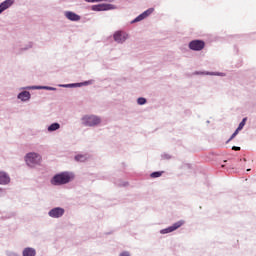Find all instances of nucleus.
Listing matches in <instances>:
<instances>
[{"instance_id":"1","label":"nucleus","mask_w":256,"mask_h":256,"mask_svg":"<svg viewBox=\"0 0 256 256\" xmlns=\"http://www.w3.org/2000/svg\"><path fill=\"white\" fill-rule=\"evenodd\" d=\"M69 181H71V175H69L67 172H62L55 175L51 183L52 185H66V183H69Z\"/></svg>"},{"instance_id":"2","label":"nucleus","mask_w":256,"mask_h":256,"mask_svg":"<svg viewBox=\"0 0 256 256\" xmlns=\"http://www.w3.org/2000/svg\"><path fill=\"white\" fill-rule=\"evenodd\" d=\"M82 123L85 127H95L101 123V118L96 115H86L82 118Z\"/></svg>"},{"instance_id":"3","label":"nucleus","mask_w":256,"mask_h":256,"mask_svg":"<svg viewBox=\"0 0 256 256\" xmlns=\"http://www.w3.org/2000/svg\"><path fill=\"white\" fill-rule=\"evenodd\" d=\"M25 161L29 167H35V165H39V163H41V155L35 152H30L26 155Z\"/></svg>"},{"instance_id":"4","label":"nucleus","mask_w":256,"mask_h":256,"mask_svg":"<svg viewBox=\"0 0 256 256\" xmlns=\"http://www.w3.org/2000/svg\"><path fill=\"white\" fill-rule=\"evenodd\" d=\"M189 49H191L192 51H203V49H205V41L192 40L189 43Z\"/></svg>"},{"instance_id":"5","label":"nucleus","mask_w":256,"mask_h":256,"mask_svg":"<svg viewBox=\"0 0 256 256\" xmlns=\"http://www.w3.org/2000/svg\"><path fill=\"white\" fill-rule=\"evenodd\" d=\"M183 225H185V221L180 220V221L174 223L172 226L161 230L160 233L162 235H165L167 233H173V231H177V229H179V227H183Z\"/></svg>"},{"instance_id":"6","label":"nucleus","mask_w":256,"mask_h":256,"mask_svg":"<svg viewBox=\"0 0 256 256\" xmlns=\"http://www.w3.org/2000/svg\"><path fill=\"white\" fill-rule=\"evenodd\" d=\"M48 215L54 219H59V217H63V215H65V209L61 207L53 208L49 211Z\"/></svg>"},{"instance_id":"7","label":"nucleus","mask_w":256,"mask_h":256,"mask_svg":"<svg viewBox=\"0 0 256 256\" xmlns=\"http://www.w3.org/2000/svg\"><path fill=\"white\" fill-rule=\"evenodd\" d=\"M127 37V33L123 31H117L114 33V41H116V43H125V41H127Z\"/></svg>"},{"instance_id":"8","label":"nucleus","mask_w":256,"mask_h":256,"mask_svg":"<svg viewBox=\"0 0 256 256\" xmlns=\"http://www.w3.org/2000/svg\"><path fill=\"white\" fill-rule=\"evenodd\" d=\"M155 11V9L150 8L146 11H144L142 14H140L138 17H136L132 23H139V21H143V19H147V17H149V15H151V13H153Z\"/></svg>"},{"instance_id":"9","label":"nucleus","mask_w":256,"mask_h":256,"mask_svg":"<svg viewBox=\"0 0 256 256\" xmlns=\"http://www.w3.org/2000/svg\"><path fill=\"white\" fill-rule=\"evenodd\" d=\"M247 123V118H243V120L240 122L238 128L235 130V132L232 134V136L229 138L228 141H233L237 135H239V131H241L244 127L245 124Z\"/></svg>"},{"instance_id":"10","label":"nucleus","mask_w":256,"mask_h":256,"mask_svg":"<svg viewBox=\"0 0 256 256\" xmlns=\"http://www.w3.org/2000/svg\"><path fill=\"white\" fill-rule=\"evenodd\" d=\"M65 17L69 19V21H81V16L75 14V12L67 11L65 12Z\"/></svg>"},{"instance_id":"11","label":"nucleus","mask_w":256,"mask_h":256,"mask_svg":"<svg viewBox=\"0 0 256 256\" xmlns=\"http://www.w3.org/2000/svg\"><path fill=\"white\" fill-rule=\"evenodd\" d=\"M11 181L9 175L5 172H0V185H7Z\"/></svg>"},{"instance_id":"12","label":"nucleus","mask_w":256,"mask_h":256,"mask_svg":"<svg viewBox=\"0 0 256 256\" xmlns=\"http://www.w3.org/2000/svg\"><path fill=\"white\" fill-rule=\"evenodd\" d=\"M12 5H13V1L12 0H5L4 2H2L0 4V13L2 11H5V9H9Z\"/></svg>"},{"instance_id":"13","label":"nucleus","mask_w":256,"mask_h":256,"mask_svg":"<svg viewBox=\"0 0 256 256\" xmlns=\"http://www.w3.org/2000/svg\"><path fill=\"white\" fill-rule=\"evenodd\" d=\"M109 5L107 4H98L92 6V11H108Z\"/></svg>"},{"instance_id":"14","label":"nucleus","mask_w":256,"mask_h":256,"mask_svg":"<svg viewBox=\"0 0 256 256\" xmlns=\"http://www.w3.org/2000/svg\"><path fill=\"white\" fill-rule=\"evenodd\" d=\"M18 99H21V101H29V99H31V93L28 91L21 92L18 95Z\"/></svg>"},{"instance_id":"15","label":"nucleus","mask_w":256,"mask_h":256,"mask_svg":"<svg viewBox=\"0 0 256 256\" xmlns=\"http://www.w3.org/2000/svg\"><path fill=\"white\" fill-rule=\"evenodd\" d=\"M37 252L33 248H25L23 250V256H35Z\"/></svg>"},{"instance_id":"16","label":"nucleus","mask_w":256,"mask_h":256,"mask_svg":"<svg viewBox=\"0 0 256 256\" xmlns=\"http://www.w3.org/2000/svg\"><path fill=\"white\" fill-rule=\"evenodd\" d=\"M75 160L83 163V162L87 161V155L79 154V155L75 156Z\"/></svg>"},{"instance_id":"17","label":"nucleus","mask_w":256,"mask_h":256,"mask_svg":"<svg viewBox=\"0 0 256 256\" xmlns=\"http://www.w3.org/2000/svg\"><path fill=\"white\" fill-rule=\"evenodd\" d=\"M60 127L59 123H53L48 127V131H57Z\"/></svg>"},{"instance_id":"18","label":"nucleus","mask_w":256,"mask_h":256,"mask_svg":"<svg viewBox=\"0 0 256 256\" xmlns=\"http://www.w3.org/2000/svg\"><path fill=\"white\" fill-rule=\"evenodd\" d=\"M163 175V172H153L150 177H152V179H156L157 177H161Z\"/></svg>"},{"instance_id":"19","label":"nucleus","mask_w":256,"mask_h":256,"mask_svg":"<svg viewBox=\"0 0 256 256\" xmlns=\"http://www.w3.org/2000/svg\"><path fill=\"white\" fill-rule=\"evenodd\" d=\"M137 103H138V105H145V103H147V99L138 98Z\"/></svg>"},{"instance_id":"20","label":"nucleus","mask_w":256,"mask_h":256,"mask_svg":"<svg viewBox=\"0 0 256 256\" xmlns=\"http://www.w3.org/2000/svg\"><path fill=\"white\" fill-rule=\"evenodd\" d=\"M232 150H233V151H241V147L233 146V147H232Z\"/></svg>"},{"instance_id":"21","label":"nucleus","mask_w":256,"mask_h":256,"mask_svg":"<svg viewBox=\"0 0 256 256\" xmlns=\"http://www.w3.org/2000/svg\"><path fill=\"white\" fill-rule=\"evenodd\" d=\"M87 3H97L99 1H103V0H86Z\"/></svg>"},{"instance_id":"22","label":"nucleus","mask_w":256,"mask_h":256,"mask_svg":"<svg viewBox=\"0 0 256 256\" xmlns=\"http://www.w3.org/2000/svg\"><path fill=\"white\" fill-rule=\"evenodd\" d=\"M120 256H130V255L128 254V252H123L120 254Z\"/></svg>"},{"instance_id":"23","label":"nucleus","mask_w":256,"mask_h":256,"mask_svg":"<svg viewBox=\"0 0 256 256\" xmlns=\"http://www.w3.org/2000/svg\"><path fill=\"white\" fill-rule=\"evenodd\" d=\"M46 89H49L50 91H53L55 88L46 87Z\"/></svg>"},{"instance_id":"24","label":"nucleus","mask_w":256,"mask_h":256,"mask_svg":"<svg viewBox=\"0 0 256 256\" xmlns=\"http://www.w3.org/2000/svg\"><path fill=\"white\" fill-rule=\"evenodd\" d=\"M206 75H213V73H209V72H207V73H206Z\"/></svg>"},{"instance_id":"25","label":"nucleus","mask_w":256,"mask_h":256,"mask_svg":"<svg viewBox=\"0 0 256 256\" xmlns=\"http://www.w3.org/2000/svg\"><path fill=\"white\" fill-rule=\"evenodd\" d=\"M247 171H251V169H247Z\"/></svg>"}]
</instances>
